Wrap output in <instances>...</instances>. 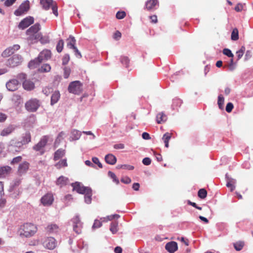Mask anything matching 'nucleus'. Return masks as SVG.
Returning a JSON list of instances; mask_svg holds the SVG:
<instances>
[{"label":"nucleus","instance_id":"1","mask_svg":"<svg viewBox=\"0 0 253 253\" xmlns=\"http://www.w3.org/2000/svg\"><path fill=\"white\" fill-rule=\"evenodd\" d=\"M40 29V24L36 23L27 30V41L29 44H32L38 42V39L41 37V33L39 32Z\"/></svg>","mask_w":253,"mask_h":253},{"label":"nucleus","instance_id":"2","mask_svg":"<svg viewBox=\"0 0 253 253\" xmlns=\"http://www.w3.org/2000/svg\"><path fill=\"white\" fill-rule=\"evenodd\" d=\"M37 231L36 225L32 223H26L21 226L19 232L21 237L29 238L33 236Z\"/></svg>","mask_w":253,"mask_h":253},{"label":"nucleus","instance_id":"3","mask_svg":"<svg viewBox=\"0 0 253 253\" xmlns=\"http://www.w3.org/2000/svg\"><path fill=\"white\" fill-rule=\"evenodd\" d=\"M40 106V100L36 98H32L29 100L25 104L26 109L30 112H36Z\"/></svg>","mask_w":253,"mask_h":253},{"label":"nucleus","instance_id":"4","mask_svg":"<svg viewBox=\"0 0 253 253\" xmlns=\"http://www.w3.org/2000/svg\"><path fill=\"white\" fill-rule=\"evenodd\" d=\"M48 139V136L44 135L42 136L40 141L33 146V149L36 151H40V154L43 155L44 153V151L43 149L46 145Z\"/></svg>","mask_w":253,"mask_h":253},{"label":"nucleus","instance_id":"5","mask_svg":"<svg viewBox=\"0 0 253 253\" xmlns=\"http://www.w3.org/2000/svg\"><path fill=\"white\" fill-rule=\"evenodd\" d=\"M40 3L43 9L47 10L51 6L53 13L57 17L58 16L57 6L53 3L52 0H41Z\"/></svg>","mask_w":253,"mask_h":253},{"label":"nucleus","instance_id":"6","mask_svg":"<svg viewBox=\"0 0 253 253\" xmlns=\"http://www.w3.org/2000/svg\"><path fill=\"white\" fill-rule=\"evenodd\" d=\"M69 92L75 94H79L82 91V84L79 81L71 82L68 86Z\"/></svg>","mask_w":253,"mask_h":253},{"label":"nucleus","instance_id":"7","mask_svg":"<svg viewBox=\"0 0 253 253\" xmlns=\"http://www.w3.org/2000/svg\"><path fill=\"white\" fill-rule=\"evenodd\" d=\"M42 242L44 247L48 250H53L57 245L56 240L51 237H45Z\"/></svg>","mask_w":253,"mask_h":253},{"label":"nucleus","instance_id":"8","mask_svg":"<svg viewBox=\"0 0 253 253\" xmlns=\"http://www.w3.org/2000/svg\"><path fill=\"white\" fill-rule=\"evenodd\" d=\"M25 145L22 141H15L11 140L10 144L7 146V151L9 152L14 153L15 152H20V149L23 145Z\"/></svg>","mask_w":253,"mask_h":253},{"label":"nucleus","instance_id":"9","mask_svg":"<svg viewBox=\"0 0 253 253\" xmlns=\"http://www.w3.org/2000/svg\"><path fill=\"white\" fill-rule=\"evenodd\" d=\"M30 9V2L26 0L21 4L19 8L14 11V14L16 16H20L26 13Z\"/></svg>","mask_w":253,"mask_h":253},{"label":"nucleus","instance_id":"10","mask_svg":"<svg viewBox=\"0 0 253 253\" xmlns=\"http://www.w3.org/2000/svg\"><path fill=\"white\" fill-rule=\"evenodd\" d=\"M73 227L74 231L77 234H79L82 233L83 228V223L81 222L79 217L76 216L72 218Z\"/></svg>","mask_w":253,"mask_h":253},{"label":"nucleus","instance_id":"11","mask_svg":"<svg viewBox=\"0 0 253 253\" xmlns=\"http://www.w3.org/2000/svg\"><path fill=\"white\" fill-rule=\"evenodd\" d=\"M21 62V56L18 55H14L12 57L8 59L7 65L9 67H14L18 66Z\"/></svg>","mask_w":253,"mask_h":253},{"label":"nucleus","instance_id":"12","mask_svg":"<svg viewBox=\"0 0 253 253\" xmlns=\"http://www.w3.org/2000/svg\"><path fill=\"white\" fill-rule=\"evenodd\" d=\"M34 22L33 17L29 16L24 18L19 24L18 27L21 29H25L32 24Z\"/></svg>","mask_w":253,"mask_h":253},{"label":"nucleus","instance_id":"13","mask_svg":"<svg viewBox=\"0 0 253 253\" xmlns=\"http://www.w3.org/2000/svg\"><path fill=\"white\" fill-rule=\"evenodd\" d=\"M19 82L16 79H12L7 82L6 86L9 91H14L17 90L19 86Z\"/></svg>","mask_w":253,"mask_h":253},{"label":"nucleus","instance_id":"14","mask_svg":"<svg viewBox=\"0 0 253 253\" xmlns=\"http://www.w3.org/2000/svg\"><path fill=\"white\" fill-rule=\"evenodd\" d=\"M159 6L158 0H148L145 5V8L148 11H152L157 8Z\"/></svg>","mask_w":253,"mask_h":253},{"label":"nucleus","instance_id":"15","mask_svg":"<svg viewBox=\"0 0 253 253\" xmlns=\"http://www.w3.org/2000/svg\"><path fill=\"white\" fill-rule=\"evenodd\" d=\"M53 196L51 193H47L41 199V202L44 206L51 205L53 202Z\"/></svg>","mask_w":253,"mask_h":253},{"label":"nucleus","instance_id":"16","mask_svg":"<svg viewBox=\"0 0 253 253\" xmlns=\"http://www.w3.org/2000/svg\"><path fill=\"white\" fill-rule=\"evenodd\" d=\"M29 166L30 164L26 161L23 162L21 164H20L17 170L18 175L21 176L26 173L29 169Z\"/></svg>","mask_w":253,"mask_h":253},{"label":"nucleus","instance_id":"17","mask_svg":"<svg viewBox=\"0 0 253 253\" xmlns=\"http://www.w3.org/2000/svg\"><path fill=\"white\" fill-rule=\"evenodd\" d=\"M51 57V52L50 50L45 49L41 52L38 57L39 62H42L44 60H47Z\"/></svg>","mask_w":253,"mask_h":253},{"label":"nucleus","instance_id":"18","mask_svg":"<svg viewBox=\"0 0 253 253\" xmlns=\"http://www.w3.org/2000/svg\"><path fill=\"white\" fill-rule=\"evenodd\" d=\"M72 186L73 187V190H75L78 193L83 194L85 193L86 191H87V190H88V189L89 188L87 187L81 186L80 183L79 182H75L74 183H72Z\"/></svg>","mask_w":253,"mask_h":253},{"label":"nucleus","instance_id":"19","mask_svg":"<svg viewBox=\"0 0 253 253\" xmlns=\"http://www.w3.org/2000/svg\"><path fill=\"white\" fill-rule=\"evenodd\" d=\"M165 249L169 253H174L178 249L177 244L174 241L169 242L166 245Z\"/></svg>","mask_w":253,"mask_h":253},{"label":"nucleus","instance_id":"20","mask_svg":"<svg viewBox=\"0 0 253 253\" xmlns=\"http://www.w3.org/2000/svg\"><path fill=\"white\" fill-rule=\"evenodd\" d=\"M69 182V180L68 177L61 175L57 178L56 184L60 187H62L67 185Z\"/></svg>","mask_w":253,"mask_h":253},{"label":"nucleus","instance_id":"21","mask_svg":"<svg viewBox=\"0 0 253 253\" xmlns=\"http://www.w3.org/2000/svg\"><path fill=\"white\" fill-rule=\"evenodd\" d=\"M12 169L9 166H3L0 167V178H3L10 173Z\"/></svg>","mask_w":253,"mask_h":253},{"label":"nucleus","instance_id":"22","mask_svg":"<svg viewBox=\"0 0 253 253\" xmlns=\"http://www.w3.org/2000/svg\"><path fill=\"white\" fill-rule=\"evenodd\" d=\"M23 87L24 89L30 91L35 87V84L30 80H26L23 82Z\"/></svg>","mask_w":253,"mask_h":253},{"label":"nucleus","instance_id":"23","mask_svg":"<svg viewBox=\"0 0 253 253\" xmlns=\"http://www.w3.org/2000/svg\"><path fill=\"white\" fill-rule=\"evenodd\" d=\"M15 129V127L13 125H9L7 127L3 128L0 132V135L6 136L12 133Z\"/></svg>","mask_w":253,"mask_h":253},{"label":"nucleus","instance_id":"24","mask_svg":"<svg viewBox=\"0 0 253 253\" xmlns=\"http://www.w3.org/2000/svg\"><path fill=\"white\" fill-rule=\"evenodd\" d=\"M106 162L110 165H114L117 161L116 157L113 154H110L107 155L105 157Z\"/></svg>","mask_w":253,"mask_h":253},{"label":"nucleus","instance_id":"25","mask_svg":"<svg viewBox=\"0 0 253 253\" xmlns=\"http://www.w3.org/2000/svg\"><path fill=\"white\" fill-rule=\"evenodd\" d=\"M65 154V150L62 149H58L54 154L53 160L56 161L62 158Z\"/></svg>","mask_w":253,"mask_h":253},{"label":"nucleus","instance_id":"26","mask_svg":"<svg viewBox=\"0 0 253 253\" xmlns=\"http://www.w3.org/2000/svg\"><path fill=\"white\" fill-rule=\"evenodd\" d=\"M60 97V94L59 91H54L51 96V104L56 103Z\"/></svg>","mask_w":253,"mask_h":253},{"label":"nucleus","instance_id":"27","mask_svg":"<svg viewBox=\"0 0 253 253\" xmlns=\"http://www.w3.org/2000/svg\"><path fill=\"white\" fill-rule=\"evenodd\" d=\"M84 201L87 204H89L91 202V197H92V190L90 188H89L88 190H87L86 191L85 193H84Z\"/></svg>","mask_w":253,"mask_h":253},{"label":"nucleus","instance_id":"28","mask_svg":"<svg viewBox=\"0 0 253 253\" xmlns=\"http://www.w3.org/2000/svg\"><path fill=\"white\" fill-rule=\"evenodd\" d=\"M67 46L68 47L73 49L75 48V44H76V40L74 37L72 36H70L69 38L67 40Z\"/></svg>","mask_w":253,"mask_h":253},{"label":"nucleus","instance_id":"29","mask_svg":"<svg viewBox=\"0 0 253 253\" xmlns=\"http://www.w3.org/2000/svg\"><path fill=\"white\" fill-rule=\"evenodd\" d=\"M167 120L166 115L163 112L159 113L156 117V121L158 124H161Z\"/></svg>","mask_w":253,"mask_h":253},{"label":"nucleus","instance_id":"30","mask_svg":"<svg viewBox=\"0 0 253 253\" xmlns=\"http://www.w3.org/2000/svg\"><path fill=\"white\" fill-rule=\"evenodd\" d=\"M236 183V180L231 178H227V182L226 186L230 188L231 191H233L235 188V184Z\"/></svg>","mask_w":253,"mask_h":253},{"label":"nucleus","instance_id":"31","mask_svg":"<svg viewBox=\"0 0 253 253\" xmlns=\"http://www.w3.org/2000/svg\"><path fill=\"white\" fill-rule=\"evenodd\" d=\"M21 141L25 145L28 144L31 141V136L30 132H26L23 135Z\"/></svg>","mask_w":253,"mask_h":253},{"label":"nucleus","instance_id":"32","mask_svg":"<svg viewBox=\"0 0 253 253\" xmlns=\"http://www.w3.org/2000/svg\"><path fill=\"white\" fill-rule=\"evenodd\" d=\"M171 137V133L169 132H167L165 133L163 136V140L165 143V146L166 147H169V142Z\"/></svg>","mask_w":253,"mask_h":253},{"label":"nucleus","instance_id":"33","mask_svg":"<svg viewBox=\"0 0 253 253\" xmlns=\"http://www.w3.org/2000/svg\"><path fill=\"white\" fill-rule=\"evenodd\" d=\"M58 229V226L55 224H51L48 225L46 228V230L49 233H53L57 232Z\"/></svg>","mask_w":253,"mask_h":253},{"label":"nucleus","instance_id":"34","mask_svg":"<svg viewBox=\"0 0 253 253\" xmlns=\"http://www.w3.org/2000/svg\"><path fill=\"white\" fill-rule=\"evenodd\" d=\"M67 166H68V164L67 162L66 159H62L55 164V167L57 169H60L63 167H66Z\"/></svg>","mask_w":253,"mask_h":253},{"label":"nucleus","instance_id":"35","mask_svg":"<svg viewBox=\"0 0 253 253\" xmlns=\"http://www.w3.org/2000/svg\"><path fill=\"white\" fill-rule=\"evenodd\" d=\"M39 61H40L38 57L33 60H31L28 64L29 67L31 69L36 68L40 63H42L39 62Z\"/></svg>","mask_w":253,"mask_h":253},{"label":"nucleus","instance_id":"36","mask_svg":"<svg viewBox=\"0 0 253 253\" xmlns=\"http://www.w3.org/2000/svg\"><path fill=\"white\" fill-rule=\"evenodd\" d=\"M51 70V67L49 64H44L39 69V72L41 73L48 72Z\"/></svg>","mask_w":253,"mask_h":253},{"label":"nucleus","instance_id":"37","mask_svg":"<svg viewBox=\"0 0 253 253\" xmlns=\"http://www.w3.org/2000/svg\"><path fill=\"white\" fill-rule=\"evenodd\" d=\"M231 39L233 41H237L239 39V32L237 28H234L231 33Z\"/></svg>","mask_w":253,"mask_h":253},{"label":"nucleus","instance_id":"38","mask_svg":"<svg viewBox=\"0 0 253 253\" xmlns=\"http://www.w3.org/2000/svg\"><path fill=\"white\" fill-rule=\"evenodd\" d=\"M244 246V242L243 241H238L234 244V247L237 251H241Z\"/></svg>","mask_w":253,"mask_h":253},{"label":"nucleus","instance_id":"39","mask_svg":"<svg viewBox=\"0 0 253 253\" xmlns=\"http://www.w3.org/2000/svg\"><path fill=\"white\" fill-rule=\"evenodd\" d=\"M198 195L199 198L204 199L207 196V192L205 189H200L198 192Z\"/></svg>","mask_w":253,"mask_h":253},{"label":"nucleus","instance_id":"40","mask_svg":"<svg viewBox=\"0 0 253 253\" xmlns=\"http://www.w3.org/2000/svg\"><path fill=\"white\" fill-rule=\"evenodd\" d=\"M71 72V69L69 67L66 66L63 68V77L65 79L69 78L70 73Z\"/></svg>","mask_w":253,"mask_h":253},{"label":"nucleus","instance_id":"41","mask_svg":"<svg viewBox=\"0 0 253 253\" xmlns=\"http://www.w3.org/2000/svg\"><path fill=\"white\" fill-rule=\"evenodd\" d=\"M246 48L244 46H242L241 48L236 52V54L238 57V60L241 59L243 56L245 51Z\"/></svg>","mask_w":253,"mask_h":253},{"label":"nucleus","instance_id":"42","mask_svg":"<svg viewBox=\"0 0 253 253\" xmlns=\"http://www.w3.org/2000/svg\"><path fill=\"white\" fill-rule=\"evenodd\" d=\"M224 102V97L221 95H219L218 97L217 104H218L219 109H223Z\"/></svg>","mask_w":253,"mask_h":253},{"label":"nucleus","instance_id":"43","mask_svg":"<svg viewBox=\"0 0 253 253\" xmlns=\"http://www.w3.org/2000/svg\"><path fill=\"white\" fill-rule=\"evenodd\" d=\"M64 46V41L63 40H60L58 41L56 45V50L58 52H61Z\"/></svg>","mask_w":253,"mask_h":253},{"label":"nucleus","instance_id":"44","mask_svg":"<svg viewBox=\"0 0 253 253\" xmlns=\"http://www.w3.org/2000/svg\"><path fill=\"white\" fill-rule=\"evenodd\" d=\"M118 224L117 222H113L110 226V230L113 234H115L118 231Z\"/></svg>","mask_w":253,"mask_h":253},{"label":"nucleus","instance_id":"45","mask_svg":"<svg viewBox=\"0 0 253 253\" xmlns=\"http://www.w3.org/2000/svg\"><path fill=\"white\" fill-rule=\"evenodd\" d=\"M121 62L125 65L126 67H128V64L129 63V59L127 56H122L120 58Z\"/></svg>","mask_w":253,"mask_h":253},{"label":"nucleus","instance_id":"46","mask_svg":"<svg viewBox=\"0 0 253 253\" xmlns=\"http://www.w3.org/2000/svg\"><path fill=\"white\" fill-rule=\"evenodd\" d=\"M72 134L73 136V138L75 140H78L79 139L81 135V132L78 130H74L72 132Z\"/></svg>","mask_w":253,"mask_h":253},{"label":"nucleus","instance_id":"47","mask_svg":"<svg viewBox=\"0 0 253 253\" xmlns=\"http://www.w3.org/2000/svg\"><path fill=\"white\" fill-rule=\"evenodd\" d=\"M40 41L42 44L46 43L49 42V38L48 37H43L41 33V37L38 39V41Z\"/></svg>","mask_w":253,"mask_h":253},{"label":"nucleus","instance_id":"48","mask_svg":"<svg viewBox=\"0 0 253 253\" xmlns=\"http://www.w3.org/2000/svg\"><path fill=\"white\" fill-rule=\"evenodd\" d=\"M108 175L113 179V181L117 184L119 183V180L114 173L110 171L108 172Z\"/></svg>","mask_w":253,"mask_h":253},{"label":"nucleus","instance_id":"49","mask_svg":"<svg viewBox=\"0 0 253 253\" xmlns=\"http://www.w3.org/2000/svg\"><path fill=\"white\" fill-rule=\"evenodd\" d=\"M126 16V13L124 11H118L116 13V17L118 19H122Z\"/></svg>","mask_w":253,"mask_h":253},{"label":"nucleus","instance_id":"50","mask_svg":"<svg viewBox=\"0 0 253 253\" xmlns=\"http://www.w3.org/2000/svg\"><path fill=\"white\" fill-rule=\"evenodd\" d=\"M223 53L229 57L233 58L234 56V55L232 53L231 51L228 48H224L223 50Z\"/></svg>","mask_w":253,"mask_h":253},{"label":"nucleus","instance_id":"51","mask_svg":"<svg viewBox=\"0 0 253 253\" xmlns=\"http://www.w3.org/2000/svg\"><path fill=\"white\" fill-rule=\"evenodd\" d=\"M12 52L10 51V49L7 48L5 49L1 54V55L3 57H7L12 55Z\"/></svg>","mask_w":253,"mask_h":253},{"label":"nucleus","instance_id":"52","mask_svg":"<svg viewBox=\"0 0 253 253\" xmlns=\"http://www.w3.org/2000/svg\"><path fill=\"white\" fill-rule=\"evenodd\" d=\"M22 158L21 156L16 157L12 160V161L10 162V164L11 165H14L16 164H18V163H19L20 162H21L22 161Z\"/></svg>","mask_w":253,"mask_h":253},{"label":"nucleus","instance_id":"53","mask_svg":"<svg viewBox=\"0 0 253 253\" xmlns=\"http://www.w3.org/2000/svg\"><path fill=\"white\" fill-rule=\"evenodd\" d=\"M8 48L10 49V51L12 52V54H13L15 51L19 49L20 45L18 44H14L12 46L8 47Z\"/></svg>","mask_w":253,"mask_h":253},{"label":"nucleus","instance_id":"54","mask_svg":"<svg viewBox=\"0 0 253 253\" xmlns=\"http://www.w3.org/2000/svg\"><path fill=\"white\" fill-rule=\"evenodd\" d=\"M234 106L233 104L229 102L227 104L226 106V111L228 113H230L232 111V109H233Z\"/></svg>","mask_w":253,"mask_h":253},{"label":"nucleus","instance_id":"55","mask_svg":"<svg viewBox=\"0 0 253 253\" xmlns=\"http://www.w3.org/2000/svg\"><path fill=\"white\" fill-rule=\"evenodd\" d=\"M92 161L94 164H97L100 168H102V165L100 162L98 158H97V157H93L92 158Z\"/></svg>","mask_w":253,"mask_h":253},{"label":"nucleus","instance_id":"56","mask_svg":"<svg viewBox=\"0 0 253 253\" xmlns=\"http://www.w3.org/2000/svg\"><path fill=\"white\" fill-rule=\"evenodd\" d=\"M182 101L179 98H175L173 99L172 105L175 106H178L181 104Z\"/></svg>","mask_w":253,"mask_h":253},{"label":"nucleus","instance_id":"57","mask_svg":"<svg viewBox=\"0 0 253 253\" xmlns=\"http://www.w3.org/2000/svg\"><path fill=\"white\" fill-rule=\"evenodd\" d=\"M102 226L101 222L99 220H95L92 227L93 228H99Z\"/></svg>","mask_w":253,"mask_h":253},{"label":"nucleus","instance_id":"58","mask_svg":"<svg viewBox=\"0 0 253 253\" xmlns=\"http://www.w3.org/2000/svg\"><path fill=\"white\" fill-rule=\"evenodd\" d=\"M70 60V56L69 55H65L62 58V64L65 65L67 64Z\"/></svg>","mask_w":253,"mask_h":253},{"label":"nucleus","instance_id":"59","mask_svg":"<svg viewBox=\"0 0 253 253\" xmlns=\"http://www.w3.org/2000/svg\"><path fill=\"white\" fill-rule=\"evenodd\" d=\"M17 78L21 81H24L26 80V75L24 73H20L17 75Z\"/></svg>","mask_w":253,"mask_h":253},{"label":"nucleus","instance_id":"60","mask_svg":"<svg viewBox=\"0 0 253 253\" xmlns=\"http://www.w3.org/2000/svg\"><path fill=\"white\" fill-rule=\"evenodd\" d=\"M142 163L144 165L148 166L151 163V160L148 157L144 158L142 160Z\"/></svg>","mask_w":253,"mask_h":253},{"label":"nucleus","instance_id":"61","mask_svg":"<svg viewBox=\"0 0 253 253\" xmlns=\"http://www.w3.org/2000/svg\"><path fill=\"white\" fill-rule=\"evenodd\" d=\"M121 36H122L121 33L120 32H119V31H117L114 33V34L113 35V38L114 39H115L116 40H118L121 38Z\"/></svg>","mask_w":253,"mask_h":253},{"label":"nucleus","instance_id":"62","mask_svg":"<svg viewBox=\"0 0 253 253\" xmlns=\"http://www.w3.org/2000/svg\"><path fill=\"white\" fill-rule=\"evenodd\" d=\"M121 181L124 183L129 184L131 182V179L128 177H123Z\"/></svg>","mask_w":253,"mask_h":253},{"label":"nucleus","instance_id":"63","mask_svg":"<svg viewBox=\"0 0 253 253\" xmlns=\"http://www.w3.org/2000/svg\"><path fill=\"white\" fill-rule=\"evenodd\" d=\"M243 4L241 3H238L235 7V10L237 12L241 11L243 9Z\"/></svg>","mask_w":253,"mask_h":253},{"label":"nucleus","instance_id":"64","mask_svg":"<svg viewBox=\"0 0 253 253\" xmlns=\"http://www.w3.org/2000/svg\"><path fill=\"white\" fill-rule=\"evenodd\" d=\"M16 0H6L4 2V5L6 6L12 5Z\"/></svg>","mask_w":253,"mask_h":253}]
</instances>
